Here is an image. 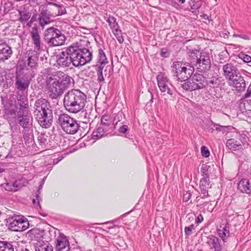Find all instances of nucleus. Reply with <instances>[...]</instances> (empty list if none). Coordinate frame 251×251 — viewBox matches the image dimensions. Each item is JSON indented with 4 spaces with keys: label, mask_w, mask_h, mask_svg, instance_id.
<instances>
[{
    "label": "nucleus",
    "mask_w": 251,
    "mask_h": 251,
    "mask_svg": "<svg viewBox=\"0 0 251 251\" xmlns=\"http://www.w3.org/2000/svg\"><path fill=\"white\" fill-rule=\"evenodd\" d=\"M113 33L116 37L118 41L120 43H123L124 39V37L122 35V33L121 32V31L120 30V28H118V29L115 30L114 31H113Z\"/></svg>",
    "instance_id": "42"
},
{
    "label": "nucleus",
    "mask_w": 251,
    "mask_h": 251,
    "mask_svg": "<svg viewBox=\"0 0 251 251\" xmlns=\"http://www.w3.org/2000/svg\"><path fill=\"white\" fill-rule=\"evenodd\" d=\"M160 54L162 57H167L169 56L168 53L166 51H164L163 50L161 51Z\"/></svg>",
    "instance_id": "58"
},
{
    "label": "nucleus",
    "mask_w": 251,
    "mask_h": 251,
    "mask_svg": "<svg viewBox=\"0 0 251 251\" xmlns=\"http://www.w3.org/2000/svg\"><path fill=\"white\" fill-rule=\"evenodd\" d=\"M227 82L230 86L233 88V90L237 92L244 91L246 86L245 80L241 74L238 75L237 77H234L233 79H231Z\"/></svg>",
    "instance_id": "16"
},
{
    "label": "nucleus",
    "mask_w": 251,
    "mask_h": 251,
    "mask_svg": "<svg viewBox=\"0 0 251 251\" xmlns=\"http://www.w3.org/2000/svg\"><path fill=\"white\" fill-rule=\"evenodd\" d=\"M239 57L242 59L245 62L249 63L251 62V56L245 54L243 52H241L238 55Z\"/></svg>",
    "instance_id": "45"
},
{
    "label": "nucleus",
    "mask_w": 251,
    "mask_h": 251,
    "mask_svg": "<svg viewBox=\"0 0 251 251\" xmlns=\"http://www.w3.org/2000/svg\"><path fill=\"white\" fill-rule=\"evenodd\" d=\"M46 178V177H45L43 179H42L40 181V184L38 187V194H40V190L42 189V188L43 187Z\"/></svg>",
    "instance_id": "54"
},
{
    "label": "nucleus",
    "mask_w": 251,
    "mask_h": 251,
    "mask_svg": "<svg viewBox=\"0 0 251 251\" xmlns=\"http://www.w3.org/2000/svg\"><path fill=\"white\" fill-rule=\"evenodd\" d=\"M194 228V225H191L188 226H186L184 228V232L186 235H189L191 234L192 229Z\"/></svg>",
    "instance_id": "46"
},
{
    "label": "nucleus",
    "mask_w": 251,
    "mask_h": 251,
    "mask_svg": "<svg viewBox=\"0 0 251 251\" xmlns=\"http://www.w3.org/2000/svg\"><path fill=\"white\" fill-rule=\"evenodd\" d=\"M54 6L57 9V12H54V14H55V17L59 15H62L66 13V10L63 5L56 3V4H54Z\"/></svg>",
    "instance_id": "40"
},
{
    "label": "nucleus",
    "mask_w": 251,
    "mask_h": 251,
    "mask_svg": "<svg viewBox=\"0 0 251 251\" xmlns=\"http://www.w3.org/2000/svg\"><path fill=\"white\" fill-rule=\"evenodd\" d=\"M38 55L35 52L28 53V58L26 65L30 69L33 71L36 69L38 66Z\"/></svg>",
    "instance_id": "23"
},
{
    "label": "nucleus",
    "mask_w": 251,
    "mask_h": 251,
    "mask_svg": "<svg viewBox=\"0 0 251 251\" xmlns=\"http://www.w3.org/2000/svg\"><path fill=\"white\" fill-rule=\"evenodd\" d=\"M232 137V138L228 139L226 143V147L230 150L239 151L247 149L250 147L248 143L249 138L245 134L235 131Z\"/></svg>",
    "instance_id": "7"
},
{
    "label": "nucleus",
    "mask_w": 251,
    "mask_h": 251,
    "mask_svg": "<svg viewBox=\"0 0 251 251\" xmlns=\"http://www.w3.org/2000/svg\"><path fill=\"white\" fill-rule=\"evenodd\" d=\"M0 251H14V248L10 242L0 241Z\"/></svg>",
    "instance_id": "36"
},
{
    "label": "nucleus",
    "mask_w": 251,
    "mask_h": 251,
    "mask_svg": "<svg viewBox=\"0 0 251 251\" xmlns=\"http://www.w3.org/2000/svg\"><path fill=\"white\" fill-rule=\"evenodd\" d=\"M228 34H229V32H228V33H223L222 35H221V37H223L225 38H227L228 37Z\"/></svg>",
    "instance_id": "63"
},
{
    "label": "nucleus",
    "mask_w": 251,
    "mask_h": 251,
    "mask_svg": "<svg viewBox=\"0 0 251 251\" xmlns=\"http://www.w3.org/2000/svg\"><path fill=\"white\" fill-rule=\"evenodd\" d=\"M48 87L50 97L52 99L57 98L65 91L64 87L56 78L50 77L48 80Z\"/></svg>",
    "instance_id": "10"
},
{
    "label": "nucleus",
    "mask_w": 251,
    "mask_h": 251,
    "mask_svg": "<svg viewBox=\"0 0 251 251\" xmlns=\"http://www.w3.org/2000/svg\"><path fill=\"white\" fill-rule=\"evenodd\" d=\"M206 205H208L207 206V210L208 212H211L212 211V210H213L214 209V204H213V203H211V202H207L206 203H205V206H206Z\"/></svg>",
    "instance_id": "55"
},
{
    "label": "nucleus",
    "mask_w": 251,
    "mask_h": 251,
    "mask_svg": "<svg viewBox=\"0 0 251 251\" xmlns=\"http://www.w3.org/2000/svg\"><path fill=\"white\" fill-rule=\"evenodd\" d=\"M19 21L21 23L27 21L31 17L30 13L26 10H19Z\"/></svg>",
    "instance_id": "37"
},
{
    "label": "nucleus",
    "mask_w": 251,
    "mask_h": 251,
    "mask_svg": "<svg viewBox=\"0 0 251 251\" xmlns=\"http://www.w3.org/2000/svg\"><path fill=\"white\" fill-rule=\"evenodd\" d=\"M183 90L186 91H192L197 90V86L193 84V82L190 81H184L183 84L180 85Z\"/></svg>",
    "instance_id": "38"
},
{
    "label": "nucleus",
    "mask_w": 251,
    "mask_h": 251,
    "mask_svg": "<svg viewBox=\"0 0 251 251\" xmlns=\"http://www.w3.org/2000/svg\"><path fill=\"white\" fill-rule=\"evenodd\" d=\"M38 20L37 18L36 15H33L30 20L29 22L27 24V25L29 27H30L34 22Z\"/></svg>",
    "instance_id": "52"
},
{
    "label": "nucleus",
    "mask_w": 251,
    "mask_h": 251,
    "mask_svg": "<svg viewBox=\"0 0 251 251\" xmlns=\"http://www.w3.org/2000/svg\"><path fill=\"white\" fill-rule=\"evenodd\" d=\"M55 17L54 12H51L49 9H42L38 14V21L39 25L42 29L47 25L53 22V18Z\"/></svg>",
    "instance_id": "13"
},
{
    "label": "nucleus",
    "mask_w": 251,
    "mask_h": 251,
    "mask_svg": "<svg viewBox=\"0 0 251 251\" xmlns=\"http://www.w3.org/2000/svg\"><path fill=\"white\" fill-rule=\"evenodd\" d=\"M233 36L234 37H240L241 38H242L245 40H249L250 39L249 36H248V35H240V34H233Z\"/></svg>",
    "instance_id": "56"
},
{
    "label": "nucleus",
    "mask_w": 251,
    "mask_h": 251,
    "mask_svg": "<svg viewBox=\"0 0 251 251\" xmlns=\"http://www.w3.org/2000/svg\"><path fill=\"white\" fill-rule=\"evenodd\" d=\"M210 249H214L215 251H220L221 250V245L219 242V239L215 236L207 237L206 242Z\"/></svg>",
    "instance_id": "25"
},
{
    "label": "nucleus",
    "mask_w": 251,
    "mask_h": 251,
    "mask_svg": "<svg viewBox=\"0 0 251 251\" xmlns=\"http://www.w3.org/2000/svg\"><path fill=\"white\" fill-rule=\"evenodd\" d=\"M172 68L173 76L178 83L187 80L194 71V67L188 63L175 62L174 63Z\"/></svg>",
    "instance_id": "6"
},
{
    "label": "nucleus",
    "mask_w": 251,
    "mask_h": 251,
    "mask_svg": "<svg viewBox=\"0 0 251 251\" xmlns=\"http://www.w3.org/2000/svg\"><path fill=\"white\" fill-rule=\"evenodd\" d=\"M215 66H211L209 56L205 55V90L211 96L215 95V88L219 85V80L215 73Z\"/></svg>",
    "instance_id": "4"
},
{
    "label": "nucleus",
    "mask_w": 251,
    "mask_h": 251,
    "mask_svg": "<svg viewBox=\"0 0 251 251\" xmlns=\"http://www.w3.org/2000/svg\"><path fill=\"white\" fill-rule=\"evenodd\" d=\"M107 131L108 129L107 128L103 126H100L97 127L93 131L92 134V138L95 140L94 142L103 137Z\"/></svg>",
    "instance_id": "26"
},
{
    "label": "nucleus",
    "mask_w": 251,
    "mask_h": 251,
    "mask_svg": "<svg viewBox=\"0 0 251 251\" xmlns=\"http://www.w3.org/2000/svg\"><path fill=\"white\" fill-rule=\"evenodd\" d=\"M35 73L27 67L17 68L15 72V86L18 91H27Z\"/></svg>",
    "instance_id": "5"
},
{
    "label": "nucleus",
    "mask_w": 251,
    "mask_h": 251,
    "mask_svg": "<svg viewBox=\"0 0 251 251\" xmlns=\"http://www.w3.org/2000/svg\"><path fill=\"white\" fill-rule=\"evenodd\" d=\"M39 28L37 25H35L31 28L30 35L35 50L40 51L41 50V41L39 35Z\"/></svg>",
    "instance_id": "20"
},
{
    "label": "nucleus",
    "mask_w": 251,
    "mask_h": 251,
    "mask_svg": "<svg viewBox=\"0 0 251 251\" xmlns=\"http://www.w3.org/2000/svg\"><path fill=\"white\" fill-rule=\"evenodd\" d=\"M28 236L32 240H40L44 234V231L39 228H33L28 232Z\"/></svg>",
    "instance_id": "30"
},
{
    "label": "nucleus",
    "mask_w": 251,
    "mask_h": 251,
    "mask_svg": "<svg viewBox=\"0 0 251 251\" xmlns=\"http://www.w3.org/2000/svg\"><path fill=\"white\" fill-rule=\"evenodd\" d=\"M128 130V126L126 125L122 126L119 129V132L122 133H125Z\"/></svg>",
    "instance_id": "51"
},
{
    "label": "nucleus",
    "mask_w": 251,
    "mask_h": 251,
    "mask_svg": "<svg viewBox=\"0 0 251 251\" xmlns=\"http://www.w3.org/2000/svg\"><path fill=\"white\" fill-rule=\"evenodd\" d=\"M205 20L207 19L208 23L206 22H205V24L210 25L212 27H215V26H214L213 20L212 19L211 17L210 16H208L207 15L205 14Z\"/></svg>",
    "instance_id": "48"
},
{
    "label": "nucleus",
    "mask_w": 251,
    "mask_h": 251,
    "mask_svg": "<svg viewBox=\"0 0 251 251\" xmlns=\"http://www.w3.org/2000/svg\"><path fill=\"white\" fill-rule=\"evenodd\" d=\"M197 52H199V51L197 50L192 51L189 57H192V60L191 62L194 64L195 63V65L198 71L202 73L204 69V67L203 66L204 65V57L202 58V56L201 55L200 57L198 58V55H197Z\"/></svg>",
    "instance_id": "22"
},
{
    "label": "nucleus",
    "mask_w": 251,
    "mask_h": 251,
    "mask_svg": "<svg viewBox=\"0 0 251 251\" xmlns=\"http://www.w3.org/2000/svg\"><path fill=\"white\" fill-rule=\"evenodd\" d=\"M223 75L227 80V82L241 73L236 65L231 63H228L224 65L223 67Z\"/></svg>",
    "instance_id": "15"
},
{
    "label": "nucleus",
    "mask_w": 251,
    "mask_h": 251,
    "mask_svg": "<svg viewBox=\"0 0 251 251\" xmlns=\"http://www.w3.org/2000/svg\"><path fill=\"white\" fill-rule=\"evenodd\" d=\"M231 129L235 130V129L231 126H221L219 125V126H216V130L222 131L223 133H228Z\"/></svg>",
    "instance_id": "41"
},
{
    "label": "nucleus",
    "mask_w": 251,
    "mask_h": 251,
    "mask_svg": "<svg viewBox=\"0 0 251 251\" xmlns=\"http://www.w3.org/2000/svg\"><path fill=\"white\" fill-rule=\"evenodd\" d=\"M157 81L158 87L160 91L171 96L173 95V91L171 89L169 85L171 84L169 83V79L165 75L162 73H159L156 76Z\"/></svg>",
    "instance_id": "14"
},
{
    "label": "nucleus",
    "mask_w": 251,
    "mask_h": 251,
    "mask_svg": "<svg viewBox=\"0 0 251 251\" xmlns=\"http://www.w3.org/2000/svg\"><path fill=\"white\" fill-rule=\"evenodd\" d=\"M56 251H71L68 238L63 234H60L55 240Z\"/></svg>",
    "instance_id": "17"
},
{
    "label": "nucleus",
    "mask_w": 251,
    "mask_h": 251,
    "mask_svg": "<svg viewBox=\"0 0 251 251\" xmlns=\"http://www.w3.org/2000/svg\"><path fill=\"white\" fill-rule=\"evenodd\" d=\"M34 113L39 124L42 127L48 128L52 123V111L50 103L45 99H39L35 103Z\"/></svg>",
    "instance_id": "2"
},
{
    "label": "nucleus",
    "mask_w": 251,
    "mask_h": 251,
    "mask_svg": "<svg viewBox=\"0 0 251 251\" xmlns=\"http://www.w3.org/2000/svg\"><path fill=\"white\" fill-rule=\"evenodd\" d=\"M191 197V194L189 192L187 191L183 195V200L184 201L187 202L190 200Z\"/></svg>",
    "instance_id": "50"
},
{
    "label": "nucleus",
    "mask_w": 251,
    "mask_h": 251,
    "mask_svg": "<svg viewBox=\"0 0 251 251\" xmlns=\"http://www.w3.org/2000/svg\"><path fill=\"white\" fill-rule=\"evenodd\" d=\"M4 80L5 78L3 77V76L2 75H0V84H1L2 83H3Z\"/></svg>",
    "instance_id": "62"
},
{
    "label": "nucleus",
    "mask_w": 251,
    "mask_h": 251,
    "mask_svg": "<svg viewBox=\"0 0 251 251\" xmlns=\"http://www.w3.org/2000/svg\"><path fill=\"white\" fill-rule=\"evenodd\" d=\"M108 63L106 55L102 49L99 50L98 61L95 66L97 72L98 80L99 82L103 81L102 71L105 65Z\"/></svg>",
    "instance_id": "11"
},
{
    "label": "nucleus",
    "mask_w": 251,
    "mask_h": 251,
    "mask_svg": "<svg viewBox=\"0 0 251 251\" xmlns=\"http://www.w3.org/2000/svg\"><path fill=\"white\" fill-rule=\"evenodd\" d=\"M35 249L36 251H53L51 245L44 242L36 244Z\"/></svg>",
    "instance_id": "32"
},
{
    "label": "nucleus",
    "mask_w": 251,
    "mask_h": 251,
    "mask_svg": "<svg viewBox=\"0 0 251 251\" xmlns=\"http://www.w3.org/2000/svg\"><path fill=\"white\" fill-rule=\"evenodd\" d=\"M20 106L18 111L29 110L28 100L26 97H22V100L18 102Z\"/></svg>",
    "instance_id": "39"
},
{
    "label": "nucleus",
    "mask_w": 251,
    "mask_h": 251,
    "mask_svg": "<svg viewBox=\"0 0 251 251\" xmlns=\"http://www.w3.org/2000/svg\"><path fill=\"white\" fill-rule=\"evenodd\" d=\"M238 189L243 193L251 195V184L249 179H242L238 184Z\"/></svg>",
    "instance_id": "24"
},
{
    "label": "nucleus",
    "mask_w": 251,
    "mask_h": 251,
    "mask_svg": "<svg viewBox=\"0 0 251 251\" xmlns=\"http://www.w3.org/2000/svg\"><path fill=\"white\" fill-rule=\"evenodd\" d=\"M29 223L26 218L23 216H21L20 220L17 226L16 231H23L25 230L29 226Z\"/></svg>",
    "instance_id": "31"
},
{
    "label": "nucleus",
    "mask_w": 251,
    "mask_h": 251,
    "mask_svg": "<svg viewBox=\"0 0 251 251\" xmlns=\"http://www.w3.org/2000/svg\"><path fill=\"white\" fill-rule=\"evenodd\" d=\"M11 47L3 39H0V62H4L9 59L12 54Z\"/></svg>",
    "instance_id": "18"
},
{
    "label": "nucleus",
    "mask_w": 251,
    "mask_h": 251,
    "mask_svg": "<svg viewBox=\"0 0 251 251\" xmlns=\"http://www.w3.org/2000/svg\"><path fill=\"white\" fill-rule=\"evenodd\" d=\"M22 97H26L25 95H21L18 98V102L22 100Z\"/></svg>",
    "instance_id": "64"
},
{
    "label": "nucleus",
    "mask_w": 251,
    "mask_h": 251,
    "mask_svg": "<svg viewBox=\"0 0 251 251\" xmlns=\"http://www.w3.org/2000/svg\"><path fill=\"white\" fill-rule=\"evenodd\" d=\"M21 218V216H20L9 217L6 219V225L8 226L10 230L16 231V229H17V226H18Z\"/></svg>",
    "instance_id": "27"
},
{
    "label": "nucleus",
    "mask_w": 251,
    "mask_h": 251,
    "mask_svg": "<svg viewBox=\"0 0 251 251\" xmlns=\"http://www.w3.org/2000/svg\"><path fill=\"white\" fill-rule=\"evenodd\" d=\"M109 125V117L106 115L102 116L101 118V124L100 126H103L107 128Z\"/></svg>",
    "instance_id": "44"
},
{
    "label": "nucleus",
    "mask_w": 251,
    "mask_h": 251,
    "mask_svg": "<svg viewBox=\"0 0 251 251\" xmlns=\"http://www.w3.org/2000/svg\"><path fill=\"white\" fill-rule=\"evenodd\" d=\"M57 57L56 62L59 66L67 67L70 66L71 63L73 64V61L67 52V48H65L64 50L57 55Z\"/></svg>",
    "instance_id": "21"
},
{
    "label": "nucleus",
    "mask_w": 251,
    "mask_h": 251,
    "mask_svg": "<svg viewBox=\"0 0 251 251\" xmlns=\"http://www.w3.org/2000/svg\"><path fill=\"white\" fill-rule=\"evenodd\" d=\"M24 186L25 183L21 180L10 181L0 185L2 189L9 192L17 191Z\"/></svg>",
    "instance_id": "19"
},
{
    "label": "nucleus",
    "mask_w": 251,
    "mask_h": 251,
    "mask_svg": "<svg viewBox=\"0 0 251 251\" xmlns=\"http://www.w3.org/2000/svg\"><path fill=\"white\" fill-rule=\"evenodd\" d=\"M203 220V216L201 214H200L196 219V222L197 223H201Z\"/></svg>",
    "instance_id": "57"
},
{
    "label": "nucleus",
    "mask_w": 251,
    "mask_h": 251,
    "mask_svg": "<svg viewBox=\"0 0 251 251\" xmlns=\"http://www.w3.org/2000/svg\"><path fill=\"white\" fill-rule=\"evenodd\" d=\"M44 39L50 47H52L63 45L66 38L60 30L50 27L45 31Z\"/></svg>",
    "instance_id": "8"
},
{
    "label": "nucleus",
    "mask_w": 251,
    "mask_h": 251,
    "mask_svg": "<svg viewBox=\"0 0 251 251\" xmlns=\"http://www.w3.org/2000/svg\"><path fill=\"white\" fill-rule=\"evenodd\" d=\"M38 139L39 141L41 143V145H45L47 139L45 138L44 135L42 134H40L38 137Z\"/></svg>",
    "instance_id": "53"
},
{
    "label": "nucleus",
    "mask_w": 251,
    "mask_h": 251,
    "mask_svg": "<svg viewBox=\"0 0 251 251\" xmlns=\"http://www.w3.org/2000/svg\"><path fill=\"white\" fill-rule=\"evenodd\" d=\"M210 155V152L208 149L205 147V158H207L209 157Z\"/></svg>",
    "instance_id": "59"
},
{
    "label": "nucleus",
    "mask_w": 251,
    "mask_h": 251,
    "mask_svg": "<svg viewBox=\"0 0 251 251\" xmlns=\"http://www.w3.org/2000/svg\"><path fill=\"white\" fill-rule=\"evenodd\" d=\"M39 194H37L36 196V198L33 199L32 200L33 203L34 204L35 206H39V207H41L40 204V198H39Z\"/></svg>",
    "instance_id": "47"
},
{
    "label": "nucleus",
    "mask_w": 251,
    "mask_h": 251,
    "mask_svg": "<svg viewBox=\"0 0 251 251\" xmlns=\"http://www.w3.org/2000/svg\"><path fill=\"white\" fill-rule=\"evenodd\" d=\"M216 126H219V125L214 124L212 121H208L206 126V129L208 132L212 133L214 130H216Z\"/></svg>",
    "instance_id": "43"
},
{
    "label": "nucleus",
    "mask_w": 251,
    "mask_h": 251,
    "mask_svg": "<svg viewBox=\"0 0 251 251\" xmlns=\"http://www.w3.org/2000/svg\"><path fill=\"white\" fill-rule=\"evenodd\" d=\"M72 78L67 75H64L61 78L57 79L60 84L64 87L65 90L70 85L71 83Z\"/></svg>",
    "instance_id": "33"
},
{
    "label": "nucleus",
    "mask_w": 251,
    "mask_h": 251,
    "mask_svg": "<svg viewBox=\"0 0 251 251\" xmlns=\"http://www.w3.org/2000/svg\"><path fill=\"white\" fill-rule=\"evenodd\" d=\"M67 50L75 67L82 66L90 62L92 59V52L88 49L80 48L77 44L67 47Z\"/></svg>",
    "instance_id": "3"
},
{
    "label": "nucleus",
    "mask_w": 251,
    "mask_h": 251,
    "mask_svg": "<svg viewBox=\"0 0 251 251\" xmlns=\"http://www.w3.org/2000/svg\"><path fill=\"white\" fill-rule=\"evenodd\" d=\"M203 165H204L203 164H201L200 165V166L201 167L200 170H201V174H204Z\"/></svg>",
    "instance_id": "61"
},
{
    "label": "nucleus",
    "mask_w": 251,
    "mask_h": 251,
    "mask_svg": "<svg viewBox=\"0 0 251 251\" xmlns=\"http://www.w3.org/2000/svg\"><path fill=\"white\" fill-rule=\"evenodd\" d=\"M23 138L25 144L28 147H29L34 145V136L32 131L29 130L28 129H25Z\"/></svg>",
    "instance_id": "28"
},
{
    "label": "nucleus",
    "mask_w": 251,
    "mask_h": 251,
    "mask_svg": "<svg viewBox=\"0 0 251 251\" xmlns=\"http://www.w3.org/2000/svg\"><path fill=\"white\" fill-rule=\"evenodd\" d=\"M106 22H108L112 31L120 28L118 23L116 22V18L113 16L109 15L106 20Z\"/></svg>",
    "instance_id": "35"
},
{
    "label": "nucleus",
    "mask_w": 251,
    "mask_h": 251,
    "mask_svg": "<svg viewBox=\"0 0 251 251\" xmlns=\"http://www.w3.org/2000/svg\"><path fill=\"white\" fill-rule=\"evenodd\" d=\"M193 84L197 86V89H201L204 87V76L202 74H196L193 77L191 80Z\"/></svg>",
    "instance_id": "29"
},
{
    "label": "nucleus",
    "mask_w": 251,
    "mask_h": 251,
    "mask_svg": "<svg viewBox=\"0 0 251 251\" xmlns=\"http://www.w3.org/2000/svg\"><path fill=\"white\" fill-rule=\"evenodd\" d=\"M218 232L224 242L229 236V230L227 225H225L222 229H218Z\"/></svg>",
    "instance_id": "34"
},
{
    "label": "nucleus",
    "mask_w": 251,
    "mask_h": 251,
    "mask_svg": "<svg viewBox=\"0 0 251 251\" xmlns=\"http://www.w3.org/2000/svg\"><path fill=\"white\" fill-rule=\"evenodd\" d=\"M18 123L25 129H28L32 124V117L29 110L17 111Z\"/></svg>",
    "instance_id": "12"
},
{
    "label": "nucleus",
    "mask_w": 251,
    "mask_h": 251,
    "mask_svg": "<svg viewBox=\"0 0 251 251\" xmlns=\"http://www.w3.org/2000/svg\"><path fill=\"white\" fill-rule=\"evenodd\" d=\"M58 123L63 130L67 134H74L79 128L80 125L77 121L66 114L59 115Z\"/></svg>",
    "instance_id": "9"
},
{
    "label": "nucleus",
    "mask_w": 251,
    "mask_h": 251,
    "mask_svg": "<svg viewBox=\"0 0 251 251\" xmlns=\"http://www.w3.org/2000/svg\"><path fill=\"white\" fill-rule=\"evenodd\" d=\"M86 99V95L83 92L78 89H72L65 95L64 105L70 113H77L83 109Z\"/></svg>",
    "instance_id": "1"
},
{
    "label": "nucleus",
    "mask_w": 251,
    "mask_h": 251,
    "mask_svg": "<svg viewBox=\"0 0 251 251\" xmlns=\"http://www.w3.org/2000/svg\"><path fill=\"white\" fill-rule=\"evenodd\" d=\"M16 251H29L27 249L24 248H19Z\"/></svg>",
    "instance_id": "60"
},
{
    "label": "nucleus",
    "mask_w": 251,
    "mask_h": 251,
    "mask_svg": "<svg viewBox=\"0 0 251 251\" xmlns=\"http://www.w3.org/2000/svg\"><path fill=\"white\" fill-rule=\"evenodd\" d=\"M82 113H84V120L83 121V123H86L87 122H90V121L92 119L90 117V115L88 114L86 112H84L82 110L81 111Z\"/></svg>",
    "instance_id": "49"
}]
</instances>
